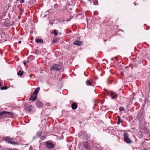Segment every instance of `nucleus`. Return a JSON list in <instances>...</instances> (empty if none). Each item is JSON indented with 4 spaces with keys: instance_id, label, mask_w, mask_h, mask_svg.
I'll return each mask as SVG.
<instances>
[{
    "instance_id": "4c0bfd02",
    "label": "nucleus",
    "mask_w": 150,
    "mask_h": 150,
    "mask_svg": "<svg viewBox=\"0 0 150 150\" xmlns=\"http://www.w3.org/2000/svg\"><path fill=\"white\" fill-rule=\"evenodd\" d=\"M27 62H29V60H28L27 61Z\"/></svg>"
},
{
    "instance_id": "f3484780",
    "label": "nucleus",
    "mask_w": 150,
    "mask_h": 150,
    "mask_svg": "<svg viewBox=\"0 0 150 150\" xmlns=\"http://www.w3.org/2000/svg\"><path fill=\"white\" fill-rule=\"evenodd\" d=\"M86 84L88 86H91L92 84L91 82L89 80L86 81Z\"/></svg>"
},
{
    "instance_id": "39448f33",
    "label": "nucleus",
    "mask_w": 150,
    "mask_h": 150,
    "mask_svg": "<svg viewBox=\"0 0 150 150\" xmlns=\"http://www.w3.org/2000/svg\"><path fill=\"white\" fill-rule=\"evenodd\" d=\"M40 90L39 87H38L36 88L34 92L33 93V95H34L35 96V98L33 99L34 100H35L37 97V94Z\"/></svg>"
},
{
    "instance_id": "c85d7f7f",
    "label": "nucleus",
    "mask_w": 150,
    "mask_h": 150,
    "mask_svg": "<svg viewBox=\"0 0 150 150\" xmlns=\"http://www.w3.org/2000/svg\"><path fill=\"white\" fill-rule=\"evenodd\" d=\"M97 3H98V1H96L95 2H94V4L95 5H96L97 4Z\"/></svg>"
},
{
    "instance_id": "0eeeda50",
    "label": "nucleus",
    "mask_w": 150,
    "mask_h": 150,
    "mask_svg": "<svg viewBox=\"0 0 150 150\" xmlns=\"http://www.w3.org/2000/svg\"><path fill=\"white\" fill-rule=\"evenodd\" d=\"M83 146L84 148L86 149H89L90 146L89 143L87 141L85 142H84Z\"/></svg>"
},
{
    "instance_id": "423d86ee",
    "label": "nucleus",
    "mask_w": 150,
    "mask_h": 150,
    "mask_svg": "<svg viewBox=\"0 0 150 150\" xmlns=\"http://www.w3.org/2000/svg\"><path fill=\"white\" fill-rule=\"evenodd\" d=\"M110 96L111 97L112 99H114L117 98V95L115 93L111 92L110 93Z\"/></svg>"
},
{
    "instance_id": "a19ab883",
    "label": "nucleus",
    "mask_w": 150,
    "mask_h": 150,
    "mask_svg": "<svg viewBox=\"0 0 150 150\" xmlns=\"http://www.w3.org/2000/svg\"><path fill=\"white\" fill-rule=\"evenodd\" d=\"M128 68V67H126V68Z\"/></svg>"
},
{
    "instance_id": "72a5a7b5",
    "label": "nucleus",
    "mask_w": 150,
    "mask_h": 150,
    "mask_svg": "<svg viewBox=\"0 0 150 150\" xmlns=\"http://www.w3.org/2000/svg\"><path fill=\"white\" fill-rule=\"evenodd\" d=\"M49 23H50L52 25L53 24V23H51V22H50Z\"/></svg>"
},
{
    "instance_id": "4be33fe9",
    "label": "nucleus",
    "mask_w": 150,
    "mask_h": 150,
    "mask_svg": "<svg viewBox=\"0 0 150 150\" xmlns=\"http://www.w3.org/2000/svg\"><path fill=\"white\" fill-rule=\"evenodd\" d=\"M57 30H54L53 31V33H54V35H55L56 36L57 35L58 33H57Z\"/></svg>"
},
{
    "instance_id": "412c9836",
    "label": "nucleus",
    "mask_w": 150,
    "mask_h": 150,
    "mask_svg": "<svg viewBox=\"0 0 150 150\" xmlns=\"http://www.w3.org/2000/svg\"><path fill=\"white\" fill-rule=\"evenodd\" d=\"M137 64H135L133 66H132V65H129V67H131L133 69V67H137Z\"/></svg>"
},
{
    "instance_id": "f704fd0d",
    "label": "nucleus",
    "mask_w": 150,
    "mask_h": 150,
    "mask_svg": "<svg viewBox=\"0 0 150 150\" xmlns=\"http://www.w3.org/2000/svg\"><path fill=\"white\" fill-rule=\"evenodd\" d=\"M70 19H70L69 20H66V21H70Z\"/></svg>"
},
{
    "instance_id": "cd10ccee",
    "label": "nucleus",
    "mask_w": 150,
    "mask_h": 150,
    "mask_svg": "<svg viewBox=\"0 0 150 150\" xmlns=\"http://www.w3.org/2000/svg\"><path fill=\"white\" fill-rule=\"evenodd\" d=\"M24 0H21L20 1V3L21 4L23 3L24 2Z\"/></svg>"
},
{
    "instance_id": "b1692460",
    "label": "nucleus",
    "mask_w": 150,
    "mask_h": 150,
    "mask_svg": "<svg viewBox=\"0 0 150 150\" xmlns=\"http://www.w3.org/2000/svg\"><path fill=\"white\" fill-rule=\"evenodd\" d=\"M35 52L36 54H38L39 53V51L38 50H35Z\"/></svg>"
},
{
    "instance_id": "37998d69",
    "label": "nucleus",
    "mask_w": 150,
    "mask_h": 150,
    "mask_svg": "<svg viewBox=\"0 0 150 150\" xmlns=\"http://www.w3.org/2000/svg\"><path fill=\"white\" fill-rule=\"evenodd\" d=\"M70 150H71L70 149Z\"/></svg>"
},
{
    "instance_id": "dca6fc26",
    "label": "nucleus",
    "mask_w": 150,
    "mask_h": 150,
    "mask_svg": "<svg viewBox=\"0 0 150 150\" xmlns=\"http://www.w3.org/2000/svg\"><path fill=\"white\" fill-rule=\"evenodd\" d=\"M35 98V96L34 95H33V94L30 97L29 99V100H32L33 101H34L35 100H34L33 99Z\"/></svg>"
},
{
    "instance_id": "ddd939ff",
    "label": "nucleus",
    "mask_w": 150,
    "mask_h": 150,
    "mask_svg": "<svg viewBox=\"0 0 150 150\" xmlns=\"http://www.w3.org/2000/svg\"><path fill=\"white\" fill-rule=\"evenodd\" d=\"M23 73L24 71H21V70H20L17 73V75L18 76H23Z\"/></svg>"
},
{
    "instance_id": "f257e3e1",
    "label": "nucleus",
    "mask_w": 150,
    "mask_h": 150,
    "mask_svg": "<svg viewBox=\"0 0 150 150\" xmlns=\"http://www.w3.org/2000/svg\"><path fill=\"white\" fill-rule=\"evenodd\" d=\"M124 139L125 141L127 143H132V141L129 138V135L127 132H125L124 134Z\"/></svg>"
},
{
    "instance_id": "79ce46f5",
    "label": "nucleus",
    "mask_w": 150,
    "mask_h": 150,
    "mask_svg": "<svg viewBox=\"0 0 150 150\" xmlns=\"http://www.w3.org/2000/svg\"><path fill=\"white\" fill-rule=\"evenodd\" d=\"M113 59V58H111V60H112V59Z\"/></svg>"
},
{
    "instance_id": "aec40b11",
    "label": "nucleus",
    "mask_w": 150,
    "mask_h": 150,
    "mask_svg": "<svg viewBox=\"0 0 150 150\" xmlns=\"http://www.w3.org/2000/svg\"><path fill=\"white\" fill-rule=\"evenodd\" d=\"M41 135L42 133L41 132H38L36 134V136L37 137H39L41 136Z\"/></svg>"
},
{
    "instance_id": "4468645a",
    "label": "nucleus",
    "mask_w": 150,
    "mask_h": 150,
    "mask_svg": "<svg viewBox=\"0 0 150 150\" xmlns=\"http://www.w3.org/2000/svg\"><path fill=\"white\" fill-rule=\"evenodd\" d=\"M4 140L7 142L8 143H10L11 141H10L9 138L8 137H6L4 139Z\"/></svg>"
},
{
    "instance_id": "1a4fd4ad",
    "label": "nucleus",
    "mask_w": 150,
    "mask_h": 150,
    "mask_svg": "<svg viewBox=\"0 0 150 150\" xmlns=\"http://www.w3.org/2000/svg\"><path fill=\"white\" fill-rule=\"evenodd\" d=\"M71 107L72 109L75 110L77 108V105L75 103H73L71 104Z\"/></svg>"
},
{
    "instance_id": "20e7f679",
    "label": "nucleus",
    "mask_w": 150,
    "mask_h": 150,
    "mask_svg": "<svg viewBox=\"0 0 150 150\" xmlns=\"http://www.w3.org/2000/svg\"><path fill=\"white\" fill-rule=\"evenodd\" d=\"M46 146L47 148L49 149H52L54 147V144L48 141L47 142Z\"/></svg>"
},
{
    "instance_id": "e433bc0d",
    "label": "nucleus",
    "mask_w": 150,
    "mask_h": 150,
    "mask_svg": "<svg viewBox=\"0 0 150 150\" xmlns=\"http://www.w3.org/2000/svg\"><path fill=\"white\" fill-rule=\"evenodd\" d=\"M69 32L70 33H71V30H70Z\"/></svg>"
},
{
    "instance_id": "5701e85b",
    "label": "nucleus",
    "mask_w": 150,
    "mask_h": 150,
    "mask_svg": "<svg viewBox=\"0 0 150 150\" xmlns=\"http://www.w3.org/2000/svg\"><path fill=\"white\" fill-rule=\"evenodd\" d=\"M124 110V108L122 107H120L119 108V110L120 111H122L123 110Z\"/></svg>"
},
{
    "instance_id": "6ab92c4d",
    "label": "nucleus",
    "mask_w": 150,
    "mask_h": 150,
    "mask_svg": "<svg viewBox=\"0 0 150 150\" xmlns=\"http://www.w3.org/2000/svg\"><path fill=\"white\" fill-rule=\"evenodd\" d=\"M8 89V87L7 86H2L1 88V90H6Z\"/></svg>"
},
{
    "instance_id": "9b49d317",
    "label": "nucleus",
    "mask_w": 150,
    "mask_h": 150,
    "mask_svg": "<svg viewBox=\"0 0 150 150\" xmlns=\"http://www.w3.org/2000/svg\"><path fill=\"white\" fill-rule=\"evenodd\" d=\"M33 106L32 105H30L29 107H27L26 108L24 109V110L26 111H30L32 110V108Z\"/></svg>"
},
{
    "instance_id": "9d476101",
    "label": "nucleus",
    "mask_w": 150,
    "mask_h": 150,
    "mask_svg": "<svg viewBox=\"0 0 150 150\" xmlns=\"http://www.w3.org/2000/svg\"><path fill=\"white\" fill-rule=\"evenodd\" d=\"M82 42L79 40H76L74 43V45H80Z\"/></svg>"
},
{
    "instance_id": "7ed1b4c3",
    "label": "nucleus",
    "mask_w": 150,
    "mask_h": 150,
    "mask_svg": "<svg viewBox=\"0 0 150 150\" xmlns=\"http://www.w3.org/2000/svg\"><path fill=\"white\" fill-rule=\"evenodd\" d=\"M61 68V66L58 64H55L51 68V69L53 71L59 70Z\"/></svg>"
},
{
    "instance_id": "7c9ffc66",
    "label": "nucleus",
    "mask_w": 150,
    "mask_h": 150,
    "mask_svg": "<svg viewBox=\"0 0 150 150\" xmlns=\"http://www.w3.org/2000/svg\"><path fill=\"white\" fill-rule=\"evenodd\" d=\"M122 122V121H118V122H117V124L118 125L119 124H120V122Z\"/></svg>"
},
{
    "instance_id": "bb28decb",
    "label": "nucleus",
    "mask_w": 150,
    "mask_h": 150,
    "mask_svg": "<svg viewBox=\"0 0 150 150\" xmlns=\"http://www.w3.org/2000/svg\"><path fill=\"white\" fill-rule=\"evenodd\" d=\"M117 118H118V121H120V116H118L117 117Z\"/></svg>"
},
{
    "instance_id": "c756f323",
    "label": "nucleus",
    "mask_w": 150,
    "mask_h": 150,
    "mask_svg": "<svg viewBox=\"0 0 150 150\" xmlns=\"http://www.w3.org/2000/svg\"><path fill=\"white\" fill-rule=\"evenodd\" d=\"M23 64L25 66L26 65V62H25V61H23Z\"/></svg>"
},
{
    "instance_id": "ea45409f",
    "label": "nucleus",
    "mask_w": 150,
    "mask_h": 150,
    "mask_svg": "<svg viewBox=\"0 0 150 150\" xmlns=\"http://www.w3.org/2000/svg\"><path fill=\"white\" fill-rule=\"evenodd\" d=\"M17 1H19L20 0H16Z\"/></svg>"
},
{
    "instance_id": "393cba45",
    "label": "nucleus",
    "mask_w": 150,
    "mask_h": 150,
    "mask_svg": "<svg viewBox=\"0 0 150 150\" xmlns=\"http://www.w3.org/2000/svg\"><path fill=\"white\" fill-rule=\"evenodd\" d=\"M57 40L56 39H54L52 41V42L53 43H56L57 42Z\"/></svg>"
},
{
    "instance_id": "473e14b6",
    "label": "nucleus",
    "mask_w": 150,
    "mask_h": 150,
    "mask_svg": "<svg viewBox=\"0 0 150 150\" xmlns=\"http://www.w3.org/2000/svg\"><path fill=\"white\" fill-rule=\"evenodd\" d=\"M18 43L19 44H21V41H18Z\"/></svg>"
},
{
    "instance_id": "f03ea898",
    "label": "nucleus",
    "mask_w": 150,
    "mask_h": 150,
    "mask_svg": "<svg viewBox=\"0 0 150 150\" xmlns=\"http://www.w3.org/2000/svg\"><path fill=\"white\" fill-rule=\"evenodd\" d=\"M8 114V117H9L10 116H11L13 115V113L11 112L5 111H3L2 112H0V119L1 118H2V117L4 115V116L5 115H4V114Z\"/></svg>"
},
{
    "instance_id": "f8f14e48",
    "label": "nucleus",
    "mask_w": 150,
    "mask_h": 150,
    "mask_svg": "<svg viewBox=\"0 0 150 150\" xmlns=\"http://www.w3.org/2000/svg\"><path fill=\"white\" fill-rule=\"evenodd\" d=\"M143 111L142 110H140L139 111L137 114V117H142Z\"/></svg>"
},
{
    "instance_id": "c9c22d12",
    "label": "nucleus",
    "mask_w": 150,
    "mask_h": 150,
    "mask_svg": "<svg viewBox=\"0 0 150 150\" xmlns=\"http://www.w3.org/2000/svg\"><path fill=\"white\" fill-rule=\"evenodd\" d=\"M142 150H147V149H143Z\"/></svg>"
},
{
    "instance_id": "a878e982",
    "label": "nucleus",
    "mask_w": 150,
    "mask_h": 150,
    "mask_svg": "<svg viewBox=\"0 0 150 150\" xmlns=\"http://www.w3.org/2000/svg\"><path fill=\"white\" fill-rule=\"evenodd\" d=\"M10 143L13 144H17L16 143L13 142H11Z\"/></svg>"
},
{
    "instance_id": "6e6552de",
    "label": "nucleus",
    "mask_w": 150,
    "mask_h": 150,
    "mask_svg": "<svg viewBox=\"0 0 150 150\" xmlns=\"http://www.w3.org/2000/svg\"><path fill=\"white\" fill-rule=\"evenodd\" d=\"M35 105L37 107L39 108L42 107L43 105L42 103L40 101H36Z\"/></svg>"
},
{
    "instance_id": "58836bf2",
    "label": "nucleus",
    "mask_w": 150,
    "mask_h": 150,
    "mask_svg": "<svg viewBox=\"0 0 150 150\" xmlns=\"http://www.w3.org/2000/svg\"><path fill=\"white\" fill-rule=\"evenodd\" d=\"M1 86V83L0 82V86Z\"/></svg>"
},
{
    "instance_id": "2f4dec72",
    "label": "nucleus",
    "mask_w": 150,
    "mask_h": 150,
    "mask_svg": "<svg viewBox=\"0 0 150 150\" xmlns=\"http://www.w3.org/2000/svg\"><path fill=\"white\" fill-rule=\"evenodd\" d=\"M21 18V16H18V19H20Z\"/></svg>"
},
{
    "instance_id": "a211bd4d",
    "label": "nucleus",
    "mask_w": 150,
    "mask_h": 150,
    "mask_svg": "<svg viewBox=\"0 0 150 150\" xmlns=\"http://www.w3.org/2000/svg\"><path fill=\"white\" fill-rule=\"evenodd\" d=\"M141 132H142L144 134H146L148 133V132L147 129H144L142 130Z\"/></svg>"
},
{
    "instance_id": "2eb2a0df",
    "label": "nucleus",
    "mask_w": 150,
    "mask_h": 150,
    "mask_svg": "<svg viewBox=\"0 0 150 150\" xmlns=\"http://www.w3.org/2000/svg\"><path fill=\"white\" fill-rule=\"evenodd\" d=\"M35 41L37 43H42L43 42V40L42 39H35Z\"/></svg>"
}]
</instances>
